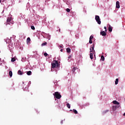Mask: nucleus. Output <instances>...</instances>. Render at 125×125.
Here are the masks:
<instances>
[{
    "label": "nucleus",
    "instance_id": "cd10ccee",
    "mask_svg": "<svg viewBox=\"0 0 125 125\" xmlns=\"http://www.w3.org/2000/svg\"><path fill=\"white\" fill-rule=\"evenodd\" d=\"M93 39V36L92 35L90 36L89 40H92Z\"/></svg>",
    "mask_w": 125,
    "mask_h": 125
},
{
    "label": "nucleus",
    "instance_id": "a211bd4d",
    "mask_svg": "<svg viewBox=\"0 0 125 125\" xmlns=\"http://www.w3.org/2000/svg\"><path fill=\"white\" fill-rule=\"evenodd\" d=\"M119 83V79H116L115 81V84H118Z\"/></svg>",
    "mask_w": 125,
    "mask_h": 125
},
{
    "label": "nucleus",
    "instance_id": "f257e3e1",
    "mask_svg": "<svg viewBox=\"0 0 125 125\" xmlns=\"http://www.w3.org/2000/svg\"><path fill=\"white\" fill-rule=\"evenodd\" d=\"M51 68L54 69V68H57L58 67H59V66H60V64L58 63V61L55 60L51 63Z\"/></svg>",
    "mask_w": 125,
    "mask_h": 125
},
{
    "label": "nucleus",
    "instance_id": "4468645a",
    "mask_svg": "<svg viewBox=\"0 0 125 125\" xmlns=\"http://www.w3.org/2000/svg\"><path fill=\"white\" fill-rule=\"evenodd\" d=\"M90 58L91 60L93 59V54L92 53L90 54Z\"/></svg>",
    "mask_w": 125,
    "mask_h": 125
},
{
    "label": "nucleus",
    "instance_id": "b1692460",
    "mask_svg": "<svg viewBox=\"0 0 125 125\" xmlns=\"http://www.w3.org/2000/svg\"><path fill=\"white\" fill-rule=\"evenodd\" d=\"M67 108H68V109H70V108H71V105H70V104H67Z\"/></svg>",
    "mask_w": 125,
    "mask_h": 125
},
{
    "label": "nucleus",
    "instance_id": "f8f14e48",
    "mask_svg": "<svg viewBox=\"0 0 125 125\" xmlns=\"http://www.w3.org/2000/svg\"><path fill=\"white\" fill-rule=\"evenodd\" d=\"M108 31L109 32H112V26H111V25H109L108 27Z\"/></svg>",
    "mask_w": 125,
    "mask_h": 125
},
{
    "label": "nucleus",
    "instance_id": "5701e85b",
    "mask_svg": "<svg viewBox=\"0 0 125 125\" xmlns=\"http://www.w3.org/2000/svg\"><path fill=\"white\" fill-rule=\"evenodd\" d=\"M16 60H15V58H12L11 59V62H15V61H16Z\"/></svg>",
    "mask_w": 125,
    "mask_h": 125
},
{
    "label": "nucleus",
    "instance_id": "423d86ee",
    "mask_svg": "<svg viewBox=\"0 0 125 125\" xmlns=\"http://www.w3.org/2000/svg\"><path fill=\"white\" fill-rule=\"evenodd\" d=\"M100 34L102 36H103V37H105V36H106V35H107V33H106V32L105 31H101L100 32Z\"/></svg>",
    "mask_w": 125,
    "mask_h": 125
},
{
    "label": "nucleus",
    "instance_id": "7ed1b4c3",
    "mask_svg": "<svg viewBox=\"0 0 125 125\" xmlns=\"http://www.w3.org/2000/svg\"><path fill=\"white\" fill-rule=\"evenodd\" d=\"M54 97L56 98L57 99H60L61 97H62V96H61V94L59 93V92H55L54 94H53Z\"/></svg>",
    "mask_w": 125,
    "mask_h": 125
},
{
    "label": "nucleus",
    "instance_id": "f03ea898",
    "mask_svg": "<svg viewBox=\"0 0 125 125\" xmlns=\"http://www.w3.org/2000/svg\"><path fill=\"white\" fill-rule=\"evenodd\" d=\"M13 21H12V19L11 17H8L7 18V22L6 23V26L7 25H10V24H13Z\"/></svg>",
    "mask_w": 125,
    "mask_h": 125
},
{
    "label": "nucleus",
    "instance_id": "c9c22d12",
    "mask_svg": "<svg viewBox=\"0 0 125 125\" xmlns=\"http://www.w3.org/2000/svg\"><path fill=\"white\" fill-rule=\"evenodd\" d=\"M23 58H22V59H21V61H23Z\"/></svg>",
    "mask_w": 125,
    "mask_h": 125
},
{
    "label": "nucleus",
    "instance_id": "393cba45",
    "mask_svg": "<svg viewBox=\"0 0 125 125\" xmlns=\"http://www.w3.org/2000/svg\"><path fill=\"white\" fill-rule=\"evenodd\" d=\"M66 11H67V12H70V11H71V10H70V9H69V8H67Z\"/></svg>",
    "mask_w": 125,
    "mask_h": 125
},
{
    "label": "nucleus",
    "instance_id": "a878e982",
    "mask_svg": "<svg viewBox=\"0 0 125 125\" xmlns=\"http://www.w3.org/2000/svg\"><path fill=\"white\" fill-rule=\"evenodd\" d=\"M31 28L32 29V30H35V26H31Z\"/></svg>",
    "mask_w": 125,
    "mask_h": 125
},
{
    "label": "nucleus",
    "instance_id": "dca6fc26",
    "mask_svg": "<svg viewBox=\"0 0 125 125\" xmlns=\"http://www.w3.org/2000/svg\"><path fill=\"white\" fill-rule=\"evenodd\" d=\"M9 76L10 77V78H11V77H12V71H10L9 72Z\"/></svg>",
    "mask_w": 125,
    "mask_h": 125
},
{
    "label": "nucleus",
    "instance_id": "72a5a7b5",
    "mask_svg": "<svg viewBox=\"0 0 125 125\" xmlns=\"http://www.w3.org/2000/svg\"><path fill=\"white\" fill-rule=\"evenodd\" d=\"M61 123V124H63V121H62Z\"/></svg>",
    "mask_w": 125,
    "mask_h": 125
},
{
    "label": "nucleus",
    "instance_id": "6e6552de",
    "mask_svg": "<svg viewBox=\"0 0 125 125\" xmlns=\"http://www.w3.org/2000/svg\"><path fill=\"white\" fill-rule=\"evenodd\" d=\"M112 103L115 105H120V103L118 102L117 101H113Z\"/></svg>",
    "mask_w": 125,
    "mask_h": 125
},
{
    "label": "nucleus",
    "instance_id": "0eeeda50",
    "mask_svg": "<svg viewBox=\"0 0 125 125\" xmlns=\"http://www.w3.org/2000/svg\"><path fill=\"white\" fill-rule=\"evenodd\" d=\"M94 52V45H93L92 48H90V53Z\"/></svg>",
    "mask_w": 125,
    "mask_h": 125
},
{
    "label": "nucleus",
    "instance_id": "f704fd0d",
    "mask_svg": "<svg viewBox=\"0 0 125 125\" xmlns=\"http://www.w3.org/2000/svg\"><path fill=\"white\" fill-rule=\"evenodd\" d=\"M123 116H125V113H124Z\"/></svg>",
    "mask_w": 125,
    "mask_h": 125
},
{
    "label": "nucleus",
    "instance_id": "bb28decb",
    "mask_svg": "<svg viewBox=\"0 0 125 125\" xmlns=\"http://www.w3.org/2000/svg\"><path fill=\"white\" fill-rule=\"evenodd\" d=\"M89 43H92V40L89 39Z\"/></svg>",
    "mask_w": 125,
    "mask_h": 125
},
{
    "label": "nucleus",
    "instance_id": "7c9ffc66",
    "mask_svg": "<svg viewBox=\"0 0 125 125\" xmlns=\"http://www.w3.org/2000/svg\"><path fill=\"white\" fill-rule=\"evenodd\" d=\"M71 58H72V57H71V56H69L68 57V59H71Z\"/></svg>",
    "mask_w": 125,
    "mask_h": 125
},
{
    "label": "nucleus",
    "instance_id": "473e14b6",
    "mask_svg": "<svg viewBox=\"0 0 125 125\" xmlns=\"http://www.w3.org/2000/svg\"><path fill=\"white\" fill-rule=\"evenodd\" d=\"M61 52H63V49H61Z\"/></svg>",
    "mask_w": 125,
    "mask_h": 125
},
{
    "label": "nucleus",
    "instance_id": "4c0bfd02",
    "mask_svg": "<svg viewBox=\"0 0 125 125\" xmlns=\"http://www.w3.org/2000/svg\"><path fill=\"white\" fill-rule=\"evenodd\" d=\"M56 100H57V99H55V101H56Z\"/></svg>",
    "mask_w": 125,
    "mask_h": 125
},
{
    "label": "nucleus",
    "instance_id": "39448f33",
    "mask_svg": "<svg viewBox=\"0 0 125 125\" xmlns=\"http://www.w3.org/2000/svg\"><path fill=\"white\" fill-rule=\"evenodd\" d=\"M121 6H120V2L119 1H116V8H120Z\"/></svg>",
    "mask_w": 125,
    "mask_h": 125
},
{
    "label": "nucleus",
    "instance_id": "2f4dec72",
    "mask_svg": "<svg viewBox=\"0 0 125 125\" xmlns=\"http://www.w3.org/2000/svg\"><path fill=\"white\" fill-rule=\"evenodd\" d=\"M60 48H63V46H62L61 45H60Z\"/></svg>",
    "mask_w": 125,
    "mask_h": 125
},
{
    "label": "nucleus",
    "instance_id": "9b49d317",
    "mask_svg": "<svg viewBox=\"0 0 125 125\" xmlns=\"http://www.w3.org/2000/svg\"><path fill=\"white\" fill-rule=\"evenodd\" d=\"M27 75H28V76H31V75H32V71H29L27 72Z\"/></svg>",
    "mask_w": 125,
    "mask_h": 125
},
{
    "label": "nucleus",
    "instance_id": "c756f323",
    "mask_svg": "<svg viewBox=\"0 0 125 125\" xmlns=\"http://www.w3.org/2000/svg\"><path fill=\"white\" fill-rule=\"evenodd\" d=\"M104 29H105V32H107V28L106 27V26L104 27Z\"/></svg>",
    "mask_w": 125,
    "mask_h": 125
},
{
    "label": "nucleus",
    "instance_id": "c85d7f7f",
    "mask_svg": "<svg viewBox=\"0 0 125 125\" xmlns=\"http://www.w3.org/2000/svg\"><path fill=\"white\" fill-rule=\"evenodd\" d=\"M47 55H48V54H47L46 53H44V56H47Z\"/></svg>",
    "mask_w": 125,
    "mask_h": 125
},
{
    "label": "nucleus",
    "instance_id": "f3484780",
    "mask_svg": "<svg viewBox=\"0 0 125 125\" xmlns=\"http://www.w3.org/2000/svg\"><path fill=\"white\" fill-rule=\"evenodd\" d=\"M46 44H47V42H45L44 43H42L41 45L42 46H44V45H46Z\"/></svg>",
    "mask_w": 125,
    "mask_h": 125
},
{
    "label": "nucleus",
    "instance_id": "20e7f679",
    "mask_svg": "<svg viewBox=\"0 0 125 125\" xmlns=\"http://www.w3.org/2000/svg\"><path fill=\"white\" fill-rule=\"evenodd\" d=\"M95 20L96 22H97L98 24H99V25L101 24V21L100 20V17H99V16H95Z\"/></svg>",
    "mask_w": 125,
    "mask_h": 125
},
{
    "label": "nucleus",
    "instance_id": "ddd939ff",
    "mask_svg": "<svg viewBox=\"0 0 125 125\" xmlns=\"http://www.w3.org/2000/svg\"><path fill=\"white\" fill-rule=\"evenodd\" d=\"M18 75H23V73H22V71H21V70H19L18 72Z\"/></svg>",
    "mask_w": 125,
    "mask_h": 125
},
{
    "label": "nucleus",
    "instance_id": "aec40b11",
    "mask_svg": "<svg viewBox=\"0 0 125 125\" xmlns=\"http://www.w3.org/2000/svg\"><path fill=\"white\" fill-rule=\"evenodd\" d=\"M109 112L108 110H104L103 112V114H106V113H108Z\"/></svg>",
    "mask_w": 125,
    "mask_h": 125
},
{
    "label": "nucleus",
    "instance_id": "2eb2a0df",
    "mask_svg": "<svg viewBox=\"0 0 125 125\" xmlns=\"http://www.w3.org/2000/svg\"><path fill=\"white\" fill-rule=\"evenodd\" d=\"M101 59L102 61H104L105 60V58L104 57V56H101Z\"/></svg>",
    "mask_w": 125,
    "mask_h": 125
},
{
    "label": "nucleus",
    "instance_id": "e433bc0d",
    "mask_svg": "<svg viewBox=\"0 0 125 125\" xmlns=\"http://www.w3.org/2000/svg\"><path fill=\"white\" fill-rule=\"evenodd\" d=\"M0 2H1V0H0Z\"/></svg>",
    "mask_w": 125,
    "mask_h": 125
},
{
    "label": "nucleus",
    "instance_id": "4be33fe9",
    "mask_svg": "<svg viewBox=\"0 0 125 125\" xmlns=\"http://www.w3.org/2000/svg\"><path fill=\"white\" fill-rule=\"evenodd\" d=\"M73 112H74V114H78V111H77L76 109H73Z\"/></svg>",
    "mask_w": 125,
    "mask_h": 125
},
{
    "label": "nucleus",
    "instance_id": "9d476101",
    "mask_svg": "<svg viewBox=\"0 0 125 125\" xmlns=\"http://www.w3.org/2000/svg\"><path fill=\"white\" fill-rule=\"evenodd\" d=\"M66 52H67V53H70L71 52V49H70V48H67Z\"/></svg>",
    "mask_w": 125,
    "mask_h": 125
},
{
    "label": "nucleus",
    "instance_id": "6ab92c4d",
    "mask_svg": "<svg viewBox=\"0 0 125 125\" xmlns=\"http://www.w3.org/2000/svg\"><path fill=\"white\" fill-rule=\"evenodd\" d=\"M30 41H31V39L30 38V37L27 38V42H30Z\"/></svg>",
    "mask_w": 125,
    "mask_h": 125
},
{
    "label": "nucleus",
    "instance_id": "1a4fd4ad",
    "mask_svg": "<svg viewBox=\"0 0 125 125\" xmlns=\"http://www.w3.org/2000/svg\"><path fill=\"white\" fill-rule=\"evenodd\" d=\"M120 107V104H116L114 106H113V108L114 109V108H115V109H117V108H119Z\"/></svg>",
    "mask_w": 125,
    "mask_h": 125
},
{
    "label": "nucleus",
    "instance_id": "412c9836",
    "mask_svg": "<svg viewBox=\"0 0 125 125\" xmlns=\"http://www.w3.org/2000/svg\"><path fill=\"white\" fill-rule=\"evenodd\" d=\"M77 69H78V68L74 67L73 69H72V72H73V73H75V71L77 70Z\"/></svg>",
    "mask_w": 125,
    "mask_h": 125
}]
</instances>
